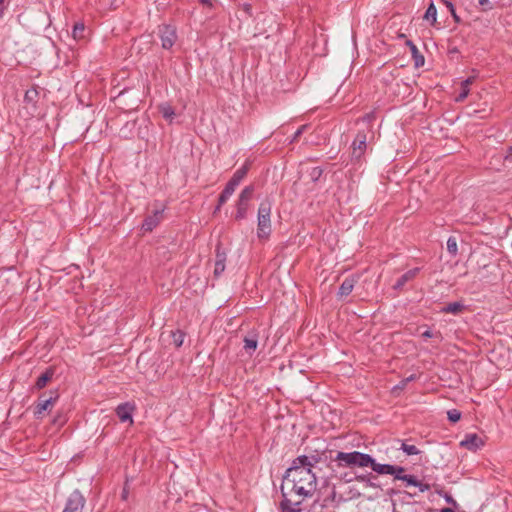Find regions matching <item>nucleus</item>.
<instances>
[{
  "label": "nucleus",
  "instance_id": "1",
  "mask_svg": "<svg viewBox=\"0 0 512 512\" xmlns=\"http://www.w3.org/2000/svg\"><path fill=\"white\" fill-rule=\"evenodd\" d=\"M318 462L315 456L295 458L284 475V482H291V491L303 498L311 497L316 490L317 477L312 468Z\"/></svg>",
  "mask_w": 512,
  "mask_h": 512
},
{
  "label": "nucleus",
  "instance_id": "2",
  "mask_svg": "<svg viewBox=\"0 0 512 512\" xmlns=\"http://www.w3.org/2000/svg\"><path fill=\"white\" fill-rule=\"evenodd\" d=\"M272 207L273 201L268 197L259 204L257 212V237L260 240L269 239L272 233Z\"/></svg>",
  "mask_w": 512,
  "mask_h": 512
},
{
  "label": "nucleus",
  "instance_id": "3",
  "mask_svg": "<svg viewBox=\"0 0 512 512\" xmlns=\"http://www.w3.org/2000/svg\"><path fill=\"white\" fill-rule=\"evenodd\" d=\"M338 466L342 467H368L372 463V457L369 454L359 451L338 452L335 457Z\"/></svg>",
  "mask_w": 512,
  "mask_h": 512
},
{
  "label": "nucleus",
  "instance_id": "4",
  "mask_svg": "<svg viewBox=\"0 0 512 512\" xmlns=\"http://www.w3.org/2000/svg\"><path fill=\"white\" fill-rule=\"evenodd\" d=\"M86 498L79 489L73 490L66 499L62 512H83Z\"/></svg>",
  "mask_w": 512,
  "mask_h": 512
},
{
  "label": "nucleus",
  "instance_id": "5",
  "mask_svg": "<svg viewBox=\"0 0 512 512\" xmlns=\"http://www.w3.org/2000/svg\"><path fill=\"white\" fill-rule=\"evenodd\" d=\"M158 36L162 48L166 50L171 49L178 39L176 28L169 24H162L158 27Z\"/></svg>",
  "mask_w": 512,
  "mask_h": 512
},
{
  "label": "nucleus",
  "instance_id": "6",
  "mask_svg": "<svg viewBox=\"0 0 512 512\" xmlns=\"http://www.w3.org/2000/svg\"><path fill=\"white\" fill-rule=\"evenodd\" d=\"M164 208H158L151 215H147L142 223L141 229L144 232L153 231L163 218Z\"/></svg>",
  "mask_w": 512,
  "mask_h": 512
},
{
  "label": "nucleus",
  "instance_id": "7",
  "mask_svg": "<svg viewBox=\"0 0 512 512\" xmlns=\"http://www.w3.org/2000/svg\"><path fill=\"white\" fill-rule=\"evenodd\" d=\"M366 141H367V136H366L365 132L359 131L352 143L353 158L360 159L362 157V155L364 154L366 147H367Z\"/></svg>",
  "mask_w": 512,
  "mask_h": 512
},
{
  "label": "nucleus",
  "instance_id": "8",
  "mask_svg": "<svg viewBox=\"0 0 512 512\" xmlns=\"http://www.w3.org/2000/svg\"><path fill=\"white\" fill-rule=\"evenodd\" d=\"M484 445V441L475 433L466 434L460 446L470 451H476Z\"/></svg>",
  "mask_w": 512,
  "mask_h": 512
},
{
  "label": "nucleus",
  "instance_id": "9",
  "mask_svg": "<svg viewBox=\"0 0 512 512\" xmlns=\"http://www.w3.org/2000/svg\"><path fill=\"white\" fill-rule=\"evenodd\" d=\"M134 411V406L128 402L122 403L117 406L115 412L121 422L133 423L132 413Z\"/></svg>",
  "mask_w": 512,
  "mask_h": 512
},
{
  "label": "nucleus",
  "instance_id": "10",
  "mask_svg": "<svg viewBox=\"0 0 512 512\" xmlns=\"http://www.w3.org/2000/svg\"><path fill=\"white\" fill-rule=\"evenodd\" d=\"M58 399V395L55 397L43 398L41 396L36 403L34 415L39 418L46 410H48Z\"/></svg>",
  "mask_w": 512,
  "mask_h": 512
},
{
  "label": "nucleus",
  "instance_id": "11",
  "mask_svg": "<svg viewBox=\"0 0 512 512\" xmlns=\"http://www.w3.org/2000/svg\"><path fill=\"white\" fill-rule=\"evenodd\" d=\"M281 492L283 496V500L280 502L281 512H301V501L292 503L290 499H288L287 494L284 492V486H281Z\"/></svg>",
  "mask_w": 512,
  "mask_h": 512
},
{
  "label": "nucleus",
  "instance_id": "12",
  "mask_svg": "<svg viewBox=\"0 0 512 512\" xmlns=\"http://www.w3.org/2000/svg\"><path fill=\"white\" fill-rule=\"evenodd\" d=\"M420 268H413L405 272L393 285L395 290H401L405 284L411 280H413L419 273Z\"/></svg>",
  "mask_w": 512,
  "mask_h": 512
},
{
  "label": "nucleus",
  "instance_id": "13",
  "mask_svg": "<svg viewBox=\"0 0 512 512\" xmlns=\"http://www.w3.org/2000/svg\"><path fill=\"white\" fill-rule=\"evenodd\" d=\"M226 254L221 251L220 246L216 247V259L214 267V276L219 277L225 270Z\"/></svg>",
  "mask_w": 512,
  "mask_h": 512
},
{
  "label": "nucleus",
  "instance_id": "14",
  "mask_svg": "<svg viewBox=\"0 0 512 512\" xmlns=\"http://www.w3.org/2000/svg\"><path fill=\"white\" fill-rule=\"evenodd\" d=\"M355 481L364 484L366 487L380 488L379 484L375 482L377 476L368 474H359L354 476Z\"/></svg>",
  "mask_w": 512,
  "mask_h": 512
},
{
  "label": "nucleus",
  "instance_id": "15",
  "mask_svg": "<svg viewBox=\"0 0 512 512\" xmlns=\"http://www.w3.org/2000/svg\"><path fill=\"white\" fill-rule=\"evenodd\" d=\"M369 466L374 472L380 475H390L394 470V465L377 463L373 457L372 463H369Z\"/></svg>",
  "mask_w": 512,
  "mask_h": 512
},
{
  "label": "nucleus",
  "instance_id": "16",
  "mask_svg": "<svg viewBox=\"0 0 512 512\" xmlns=\"http://www.w3.org/2000/svg\"><path fill=\"white\" fill-rule=\"evenodd\" d=\"M249 166L250 164L248 162H245V164L240 167L239 169H237L233 176L231 177L230 181H232L233 183H235L236 185H239L241 183V181L245 178V176L247 175L248 173V170H249Z\"/></svg>",
  "mask_w": 512,
  "mask_h": 512
},
{
  "label": "nucleus",
  "instance_id": "17",
  "mask_svg": "<svg viewBox=\"0 0 512 512\" xmlns=\"http://www.w3.org/2000/svg\"><path fill=\"white\" fill-rule=\"evenodd\" d=\"M354 279L346 278L339 287L338 295L340 297L348 296L354 288Z\"/></svg>",
  "mask_w": 512,
  "mask_h": 512
},
{
  "label": "nucleus",
  "instance_id": "18",
  "mask_svg": "<svg viewBox=\"0 0 512 512\" xmlns=\"http://www.w3.org/2000/svg\"><path fill=\"white\" fill-rule=\"evenodd\" d=\"M53 375H54L53 369H51V368L47 369L44 373H42L37 378V381L35 383V387L37 389L44 388L47 385L48 381H50L52 379Z\"/></svg>",
  "mask_w": 512,
  "mask_h": 512
},
{
  "label": "nucleus",
  "instance_id": "19",
  "mask_svg": "<svg viewBox=\"0 0 512 512\" xmlns=\"http://www.w3.org/2000/svg\"><path fill=\"white\" fill-rule=\"evenodd\" d=\"M474 79V77H468L461 82V92L456 97V101H463L468 96L470 92L469 86L474 82Z\"/></svg>",
  "mask_w": 512,
  "mask_h": 512
},
{
  "label": "nucleus",
  "instance_id": "20",
  "mask_svg": "<svg viewBox=\"0 0 512 512\" xmlns=\"http://www.w3.org/2000/svg\"><path fill=\"white\" fill-rule=\"evenodd\" d=\"M464 304L461 302H451L442 308L443 313L459 314L464 310Z\"/></svg>",
  "mask_w": 512,
  "mask_h": 512
},
{
  "label": "nucleus",
  "instance_id": "21",
  "mask_svg": "<svg viewBox=\"0 0 512 512\" xmlns=\"http://www.w3.org/2000/svg\"><path fill=\"white\" fill-rule=\"evenodd\" d=\"M248 207H249V202H244V201L238 200L237 205H236L237 209H236L235 219L242 220V219L246 218L247 212H248Z\"/></svg>",
  "mask_w": 512,
  "mask_h": 512
},
{
  "label": "nucleus",
  "instance_id": "22",
  "mask_svg": "<svg viewBox=\"0 0 512 512\" xmlns=\"http://www.w3.org/2000/svg\"><path fill=\"white\" fill-rule=\"evenodd\" d=\"M424 20L428 21L431 25H435L437 21V9L433 2L428 6L424 16Z\"/></svg>",
  "mask_w": 512,
  "mask_h": 512
},
{
  "label": "nucleus",
  "instance_id": "23",
  "mask_svg": "<svg viewBox=\"0 0 512 512\" xmlns=\"http://www.w3.org/2000/svg\"><path fill=\"white\" fill-rule=\"evenodd\" d=\"M412 59L416 68L422 67L425 63L424 56L420 53L417 46H413L411 50Z\"/></svg>",
  "mask_w": 512,
  "mask_h": 512
},
{
  "label": "nucleus",
  "instance_id": "24",
  "mask_svg": "<svg viewBox=\"0 0 512 512\" xmlns=\"http://www.w3.org/2000/svg\"><path fill=\"white\" fill-rule=\"evenodd\" d=\"M258 341L255 337H245L244 338V350L248 354H252L253 351L257 348Z\"/></svg>",
  "mask_w": 512,
  "mask_h": 512
},
{
  "label": "nucleus",
  "instance_id": "25",
  "mask_svg": "<svg viewBox=\"0 0 512 512\" xmlns=\"http://www.w3.org/2000/svg\"><path fill=\"white\" fill-rule=\"evenodd\" d=\"M253 193H254V186L248 185L241 191L238 200L244 201V202H250Z\"/></svg>",
  "mask_w": 512,
  "mask_h": 512
},
{
  "label": "nucleus",
  "instance_id": "26",
  "mask_svg": "<svg viewBox=\"0 0 512 512\" xmlns=\"http://www.w3.org/2000/svg\"><path fill=\"white\" fill-rule=\"evenodd\" d=\"M160 112L165 119H169V120H172L175 115V111H174L173 107L169 104L161 105Z\"/></svg>",
  "mask_w": 512,
  "mask_h": 512
},
{
  "label": "nucleus",
  "instance_id": "27",
  "mask_svg": "<svg viewBox=\"0 0 512 512\" xmlns=\"http://www.w3.org/2000/svg\"><path fill=\"white\" fill-rule=\"evenodd\" d=\"M447 251L452 256L455 257L458 253V245L457 241L454 237H449L447 240Z\"/></svg>",
  "mask_w": 512,
  "mask_h": 512
},
{
  "label": "nucleus",
  "instance_id": "28",
  "mask_svg": "<svg viewBox=\"0 0 512 512\" xmlns=\"http://www.w3.org/2000/svg\"><path fill=\"white\" fill-rule=\"evenodd\" d=\"M401 450L408 456L418 455L420 453V450L415 445H409L405 442H402Z\"/></svg>",
  "mask_w": 512,
  "mask_h": 512
},
{
  "label": "nucleus",
  "instance_id": "29",
  "mask_svg": "<svg viewBox=\"0 0 512 512\" xmlns=\"http://www.w3.org/2000/svg\"><path fill=\"white\" fill-rule=\"evenodd\" d=\"M172 338L174 345L179 348L183 345L185 333L180 330H177L172 333Z\"/></svg>",
  "mask_w": 512,
  "mask_h": 512
},
{
  "label": "nucleus",
  "instance_id": "30",
  "mask_svg": "<svg viewBox=\"0 0 512 512\" xmlns=\"http://www.w3.org/2000/svg\"><path fill=\"white\" fill-rule=\"evenodd\" d=\"M85 30V26L82 23H76L72 30V36L74 39H81L83 38V33Z\"/></svg>",
  "mask_w": 512,
  "mask_h": 512
},
{
  "label": "nucleus",
  "instance_id": "31",
  "mask_svg": "<svg viewBox=\"0 0 512 512\" xmlns=\"http://www.w3.org/2000/svg\"><path fill=\"white\" fill-rule=\"evenodd\" d=\"M443 4L447 7L456 23L460 22L459 16L456 14L454 4L451 0H442Z\"/></svg>",
  "mask_w": 512,
  "mask_h": 512
},
{
  "label": "nucleus",
  "instance_id": "32",
  "mask_svg": "<svg viewBox=\"0 0 512 512\" xmlns=\"http://www.w3.org/2000/svg\"><path fill=\"white\" fill-rule=\"evenodd\" d=\"M38 97V92L36 89H29L25 92L24 101L27 103H34L36 98Z\"/></svg>",
  "mask_w": 512,
  "mask_h": 512
},
{
  "label": "nucleus",
  "instance_id": "33",
  "mask_svg": "<svg viewBox=\"0 0 512 512\" xmlns=\"http://www.w3.org/2000/svg\"><path fill=\"white\" fill-rule=\"evenodd\" d=\"M448 420L452 423H456L461 418V413L457 409H452L447 412Z\"/></svg>",
  "mask_w": 512,
  "mask_h": 512
},
{
  "label": "nucleus",
  "instance_id": "34",
  "mask_svg": "<svg viewBox=\"0 0 512 512\" xmlns=\"http://www.w3.org/2000/svg\"><path fill=\"white\" fill-rule=\"evenodd\" d=\"M405 468L402 466L394 465V470L390 475H393L396 480H403Z\"/></svg>",
  "mask_w": 512,
  "mask_h": 512
},
{
  "label": "nucleus",
  "instance_id": "35",
  "mask_svg": "<svg viewBox=\"0 0 512 512\" xmlns=\"http://www.w3.org/2000/svg\"><path fill=\"white\" fill-rule=\"evenodd\" d=\"M237 186L238 185L229 180L222 192L231 197Z\"/></svg>",
  "mask_w": 512,
  "mask_h": 512
},
{
  "label": "nucleus",
  "instance_id": "36",
  "mask_svg": "<svg viewBox=\"0 0 512 512\" xmlns=\"http://www.w3.org/2000/svg\"><path fill=\"white\" fill-rule=\"evenodd\" d=\"M308 127L309 125L307 124L301 125L294 133L291 142L297 141L298 138L308 129Z\"/></svg>",
  "mask_w": 512,
  "mask_h": 512
},
{
  "label": "nucleus",
  "instance_id": "37",
  "mask_svg": "<svg viewBox=\"0 0 512 512\" xmlns=\"http://www.w3.org/2000/svg\"><path fill=\"white\" fill-rule=\"evenodd\" d=\"M322 173H323L322 168L314 167V168H312V170L310 172V177L313 181H317L321 177Z\"/></svg>",
  "mask_w": 512,
  "mask_h": 512
},
{
  "label": "nucleus",
  "instance_id": "38",
  "mask_svg": "<svg viewBox=\"0 0 512 512\" xmlns=\"http://www.w3.org/2000/svg\"><path fill=\"white\" fill-rule=\"evenodd\" d=\"M229 198L230 197L228 195H226L223 192H221V194L219 195V198H218V205L215 208V212L219 211L221 206L223 204H225Z\"/></svg>",
  "mask_w": 512,
  "mask_h": 512
},
{
  "label": "nucleus",
  "instance_id": "39",
  "mask_svg": "<svg viewBox=\"0 0 512 512\" xmlns=\"http://www.w3.org/2000/svg\"><path fill=\"white\" fill-rule=\"evenodd\" d=\"M417 480L418 479L413 475H404L402 481L406 482L407 485L415 486V485H417Z\"/></svg>",
  "mask_w": 512,
  "mask_h": 512
},
{
  "label": "nucleus",
  "instance_id": "40",
  "mask_svg": "<svg viewBox=\"0 0 512 512\" xmlns=\"http://www.w3.org/2000/svg\"><path fill=\"white\" fill-rule=\"evenodd\" d=\"M415 487H418L421 492L430 490V485L428 483H423L419 480H417V485H415Z\"/></svg>",
  "mask_w": 512,
  "mask_h": 512
},
{
  "label": "nucleus",
  "instance_id": "41",
  "mask_svg": "<svg viewBox=\"0 0 512 512\" xmlns=\"http://www.w3.org/2000/svg\"><path fill=\"white\" fill-rule=\"evenodd\" d=\"M9 0H0V18L3 16L4 10L7 8Z\"/></svg>",
  "mask_w": 512,
  "mask_h": 512
},
{
  "label": "nucleus",
  "instance_id": "42",
  "mask_svg": "<svg viewBox=\"0 0 512 512\" xmlns=\"http://www.w3.org/2000/svg\"><path fill=\"white\" fill-rule=\"evenodd\" d=\"M374 119H375V115H374V113H373V112L366 114V115L362 118V120H363V121H365V122H367V123L372 122Z\"/></svg>",
  "mask_w": 512,
  "mask_h": 512
},
{
  "label": "nucleus",
  "instance_id": "43",
  "mask_svg": "<svg viewBox=\"0 0 512 512\" xmlns=\"http://www.w3.org/2000/svg\"><path fill=\"white\" fill-rule=\"evenodd\" d=\"M202 5L208 7V8H213L214 7V3H213V0H198Z\"/></svg>",
  "mask_w": 512,
  "mask_h": 512
},
{
  "label": "nucleus",
  "instance_id": "44",
  "mask_svg": "<svg viewBox=\"0 0 512 512\" xmlns=\"http://www.w3.org/2000/svg\"><path fill=\"white\" fill-rule=\"evenodd\" d=\"M422 337L423 338H431V337H433V333H432L431 330L428 329V330H426L425 332L422 333Z\"/></svg>",
  "mask_w": 512,
  "mask_h": 512
},
{
  "label": "nucleus",
  "instance_id": "45",
  "mask_svg": "<svg viewBox=\"0 0 512 512\" xmlns=\"http://www.w3.org/2000/svg\"><path fill=\"white\" fill-rule=\"evenodd\" d=\"M342 479H343V480H345V482H351V481L355 480V479H354V477H349V475H348V474H345V475L342 477Z\"/></svg>",
  "mask_w": 512,
  "mask_h": 512
},
{
  "label": "nucleus",
  "instance_id": "46",
  "mask_svg": "<svg viewBox=\"0 0 512 512\" xmlns=\"http://www.w3.org/2000/svg\"><path fill=\"white\" fill-rule=\"evenodd\" d=\"M445 500H446L448 503H452L453 505H455V504H456L455 500H454L451 496H449V495H447V496L445 497Z\"/></svg>",
  "mask_w": 512,
  "mask_h": 512
},
{
  "label": "nucleus",
  "instance_id": "47",
  "mask_svg": "<svg viewBox=\"0 0 512 512\" xmlns=\"http://www.w3.org/2000/svg\"><path fill=\"white\" fill-rule=\"evenodd\" d=\"M406 45L410 48V51L412 50L413 46H416L411 40H407Z\"/></svg>",
  "mask_w": 512,
  "mask_h": 512
},
{
  "label": "nucleus",
  "instance_id": "48",
  "mask_svg": "<svg viewBox=\"0 0 512 512\" xmlns=\"http://www.w3.org/2000/svg\"><path fill=\"white\" fill-rule=\"evenodd\" d=\"M478 1H479V4H480L481 6H485V5H487V4H488V2H489L488 0H478Z\"/></svg>",
  "mask_w": 512,
  "mask_h": 512
},
{
  "label": "nucleus",
  "instance_id": "49",
  "mask_svg": "<svg viewBox=\"0 0 512 512\" xmlns=\"http://www.w3.org/2000/svg\"><path fill=\"white\" fill-rule=\"evenodd\" d=\"M440 512H455V511L451 508H443L440 510Z\"/></svg>",
  "mask_w": 512,
  "mask_h": 512
},
{
  "label": "nucleus",
  "instance_id": "50",
  "mask_svg": "<svg viewBox=\"0 0 512 512\" xmlns=\"http://www.w3.org/2000/svg\"><path fill=\"white\" fill-rule=\"evenodd\" d=\"M413 379H414V376H410L409 378H407V379L405 380V382H408V381L413 380Z\"/></svg>",
  "mask_w": 512,
  "mask_h": 512
}]
</instances>
